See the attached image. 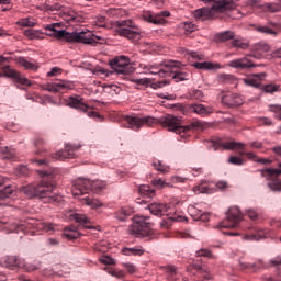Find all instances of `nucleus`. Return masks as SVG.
Instances as JSON below:
<instances>
[{
	"label": "nucleus",
	"instance_id": "f257e3e1",
	"mask_svg": "<svg viewBox=\"0 0 281 281\" xmlns=\"http://www.w3.org/2000/svg\"><path fill=\"white\" fill-rule=\"evenodd\" d=\"M157 124L168 128V131H171L172 133H177V135H180L182 138L188 137V133H190L192 128H201V126H203L201 121H193L189 125L183 126L181 125V120L172 114H167L160 119H155L153 116H123V125L133 131H139V128L144 126H155Z\"/></svg>",
	"mask_w": 281,
	"mask_h": 281
},
{
	"label": "nucleus",
	"instance_id": "f03ea898",
	"mask_svg": "<svg viewBox=\"0 0 281 281\" xmlns=\"http://www.w3.org/2000/svg\"><path fill=\"white\" fill-rule=\"evenodd\" d=\"M32 161L36 164V166L44 168L43 170H37L43 179L37 184L23 187V194L29 199H48V203H54V201H56V195L54 194L56 184L54 180H52L54 179V169L49 167V160L35 158Z\"/></svg>",
	"mask_w": 281,
	"mask_h": 281
},
{
	"label": "nucleus",
	"instance_id": "7ed1b4c3",
	"mask_svg": "<svg viewBox=\"0 0 281 281\" xmlns=\"http://www.w3.org/2000/svg\"><path fill=\"white\" fill-rule=\"evenodd\" d=\"M106 188V182L102 180H89L86 178H79L72 183V195L79 196V201H82L86 205H89L93 210H98V207H102V202L98 199H92L89 195V192H94L95 194Z\"/></svg>",
	"mask_w": 281,
	"mask_h": 281
},
{
	"label": "nucleus",
	"instance_id": "20e7f679",
	"mask_svg": "<svg viewBox=\"0 0 281 281\" xmlns=\"http://www.w3.org/2000/svg\"><path fill=\"white\" fill-rule=\"evenodd\" d=\"M211 8H201L193 11L196 21H207L210 19H225L227 12L236 10L238 0H200Z\"/></svg>",
	"mask_w": 281,
	"mask_h": 281
},
{
	"label": "nucleus",
	"instance_id": "39448f33",
	"mask_svg": "<svg viewBox=\"0 0 281 281\" xmlns=\"http://www.w3.org/2000/svg\"><path fill=\"white\" fill-rule=\"evenodd\" d=\"M56 27H59L58 23L48 24L45 26V30L49 32L48 36H55V38L66 41L67 43H83L85 45H95L98 41H102V37L94 35L91 31L69 33L66 30L58 31Z\"/></svg>",
	"mask_w": 281,
	"mask_h": 281
},
{
	"label": "nucleus",
	"instance_id": "423d86ee",
	"mask_svg": "<svg viewBox=\"0 0 281 281\" xmlns=\"http://www.w3.org/2000/svg\"><path fill=\"white\" fill-rule=\"evenodd\" d=\"M128 233L136 238H147L155 240L157 234L153 229V223L148 222V217L137 216L134 218V224L130 226Z\"/></svg>",
	"mask_w": 281,
	"mask_h": 281
},
{
	"label": "nucleus",
	"instance_id": "0eeeda50",
	"mask_svg": "<svg viewBox=\"0 0 281 281\" xmlns=\"http://www.w3.org/2000/svg\"><path fill=\"white\" fill-rule=\"evenodd\" d=\"M12 58L10 57L0 56V68L2 69L4 76H7V78H12L18 89H23L19 85H22L23 87H32V81H30V79H27L21 72L10 68L9 64Z\"/></svg>",
	"mask_w": 281,
	"mask_h": 281
},
{
	"label": "nucleus",
	"instance_id": "6e6552de",
	"mask_svg": "<svg viewBox=\"0 0 281 281\" xmlns=\"http://www.w3.org/2000/svg\"><path fill=\"white\" fill-rule=\"evenodd\" d=\"M150 214L154 216H167V220L161 222V227L168 229L172 225V221H177V217L170 216V205L164 203H151L148 205Z\"/></svg>",
	"mask_w": 281,
	"mask_h": 281
},
{
	"label": "nucleus",
	"instance_id": "1a4fd4ad",
	"mask_svg": "<svg viewBox=\"0 0 281 281\" xmlns=\"http://www.w3.org/2000/svg\"><path fill=\"white\" fill-rule=\"evenodd\" d=\"M116 34L119 36H124V38H128L130 41H139V38H142L140 31L131 20L122 21L119 24Z\"/></svg>",
	"mask_w": 281,
	"mask_h": 281
},
{
	"label": "nucleus",
	"instance_id": "9d476101",
	"mask_svg": "<svg viewBox=\"0 0 281 281\" xmlns=\"http://www.w3.org/2000/svg\"><path fill=\"white\" fill-rule=\"evenodd\" d=\"M243 221V213L240 209L237 206L231 207L227 212L226 220L222 221L221 224L217 226L218 229H232L234 227H238V223Z\"/></svg>",
	"mask_w": 281,
	"mask_h": 281
},
{
	"label": "nucleus",
	"instance_id": "9b49d317",
	"mask_svg": "<svg viewBox=\"0 0 281 281\" xmlns=\"http://www.w3.org/2000/svg\"><path fill=\"white\" fill-rule=\"evenodd\" d=\"M67 105L70 106V109H77V111H82V113H86L88 117H97V120L102 119V116L98 114V112L93 111V108L87 105L80 97H69V99L67 100Z\"/></svg>",
	"mask_w": 281,
	"mask_h": 281
},
{
	"label": "nucleus",
	"instance_id": "f8f14e48",
	"mask_svg": "<svg viewBox=\"0 0 281 281\" xmlns=\"http://www.w3.org/2000/svg\"><path fill=\"white\" fill-rule=\"evenodd\" d=\"M110 66L116 74H123L124 76L133 72L131 59L126 56H120L110 60Z\"/></svg>",
	"mask_w": 281,
	"mask_h": 281
},
{
	"label": "nucleus",
	"instance_id": "ddd939ff",
	"mask_svg": "<svg viewBox=\"0 0 281 281\" xmlns=\"http://www.w3.org/2000/svg\"><path fill=\"white\" fill-rule=\"evenodd\" d=\"M182 113L184 115H187V113H195L201 117H207V115H212V113H214V109L205 106L201 103H192L182 106Z\"/></svg>",
	"mask_w": 281,
	"mask_h": 281
},
{
	"label": "nucleus",
	"instance_id": "4468645a",
	"mask_svg": "<svg viewBox=\"0 0 281 281\" xmlns=\"http://www.w3.org/2000/svg\"><path fill=\"white\" fill-rule=\"evenodd\" d=\"M82 145H76V144H66V147L64 150H59L56 154H53V159H60L61 161L64 159H74L76 158V153L80 150Z\"/></svg>",
	"mask_w": 281,
	"mask_h": 281
},
{
	"label": "nucleus",
	"instance_id": "2eb2a0df",
	"mask_svg": "<svg viewBox=\"0 0 281 281\" xmlns=\"http://www.w3.org/2000/svg\"><path fill=\"white\" fill-rule=\"evenodd\" d=\"M175 65L171 61H165L162 64H155L147 67V71L154 76H159V78H168V74L171 71V67Z\"/></svg>",
	"mask_w": 281,
	"mask_h": 281
},
{
	"label": "nucleus",
	"instance_id": "dca6fc26",
	"mask_svg": "<svg viewBox=\"0 0 281 281\" xmlns=\"http://www.w3.org/2000/svg\"><path fill=\"white\" fill-rule=\"evenodd\" d=\"M74 83L67 80H56L52 83H47L44 86L45 91H49L50 93H58L63 91H68V89H72Z\"/></svg>",
	"mask_w": 281,
	"mask_h": 281
},
{
	"label": "nucleus",
	"instance_id": "f3484780",
	"mask_svg": "<svg viewBox=\"0 0 281 281\" xmlns=\"http://www.w3.org/2000/svg\"><path fill=\"white\" fill-rule=\"evenodd\" d=\"M173 65L171 66V70H169V74L167 75V78H173L176 82H183V80L189 79V75L186 71L179 70L181 67V63L179 61H169Z\"/></svg>",
	"mask_w": 281,
	"mask_h": 281
},
{
	"label": "nucleus",
	"instance_id": "a211bd4d",
	"mask_svg": "<svg viewBox=\"0 0 281 281\" xmlns=\"http://www.w3.org/2000/svg\"><path fill=\"white\" fill-rule=\"evenodd\" d=\"M170 16L169 11H162L159 13H145L144 19L148 23H154V25H166V19Z\"/></svg>",
	"mask_w": 281,
	"mask_h": 281
},
{
	"label": "nucleus",
	"instance_id": "6ab92c4d",
	"mask_svg": "<svg viewBox=\"0 0 281 281\" xmlns=\"http://www.w3.org/2000/svg\"><path fill=\"white\" fill-rule=\"evenodd\" d=\"M222 103L229 108L240 106V104H243V98L236 93L228 92L222 95Z\"/></svg>",
	"mask_w": 281,
	"mask_h": 281
},
{
	"label": "nucleus",
	"instance_id": "aec40b11",
	"mask_svg": "<svg viewBox=\"0 0 281 281\" xmlns=\"http://www.w3.org/2000/svg\"><path fill=\"white\" fill-rule=\"evenodd\" d=\"M1 265L2 267H7V269H21L25 267V260L16 257H7L2 259Z\"/></svg>",
	"mask_w": 281,
	"mask_h": 281
},
{
	"label": "nucleus",
	"instance_id": "412c9836",
	"mask_svg": "<svg viewBox=\"0 0 281 281\" xmlns=\"http://www.w3.org/2000/svg\"><path fill=\"white\" fill-rule=\"evenodd\" d=\"M266 77L267 75L265 72L254 74L245 78L244 82L245 85H248V87H255L256 89H258L260 88V85Z\"/></svg>",
	"mask_w": 281,
	"mask_h": 281
},
{
	"label": "nucleus",
	"instance_id": "4be33fe9",
	"mask_svg": "<svg viewBox=\"0 0 281 281\" xmlns=\"http://www.w3.org/2000/svg\"><path fill=\"white\" fill-rule=\"evenodd\" d=\"M229 67H234L235 69H250V67H256V64L247 58H239L232 60Z\"/></svg>",
	"mask_w": 281,
	"mask_h": 281
},
{
	"label": "nucleus",
	"instance_id": "5701e85b",
	"mask_svg": "<svg viewBox=\"0 0 281 281\" xmlns=\"http://www.w3.org/2000/svg\"><path fill=\"white\" fill-rule=\"evenodd\" d=\"M271 46H269V44L265 42H259L255 44L254 54H251L250 56H252V58H260L262 54H267V52H269Z\"/></svg>",
	"mask_w": 281,
	"mask_h": 281
},
{
	"label": "nucleus",
	"instance_id": "b1692460",
	"mask_svg": "<svg viewBox=\"0 0 281 281\" xmlns=\"http://www.w3.org/2000/svg\"><path fill=\"white\" fill-rule=\"evenodd\" d=\"M70 218H71V221L79 223V225H83V227H86V229H93V226L89 225V223H91V221L85 214L74 213V214H70Z\"/></svg>",
	"mask_w": 281,
	"mask_h": 281
},
{
	"label": "nucleus",
	"instance_id": "393cba45",
	"mask_svg": "<svg viewBox=\"0 0 281 281\" xmlns=\"http://www.w3.org/2000/svg\"><path fill=\"white\" fill-rule=\"evenodd\" d=\"M168 281H177L181 278V272L177 267L169 265L164 268Z\"/></svg>",
	"mask_w": 281,
	"mask_h": 281
},
{
	"label": "nucleus",
	"instance_id": "a878e982",
	"mask_svg": "<svg viewBox=\"0 0 281 281\" xmlns=\"http://www.w3.org/2000/svg\"><path fill=\"white\" fill-rule=\"evenodd\" d=\"M195 69H202L203 71H212L214 69H221V64H214L212 61L194 63Z\"/></svg>",
	"mask_w": 281,
	"mask_h": 281
},
{
	"label": "nucleus",
	"instance_id": "bb28decb",
	"mask_svg": "<svg viewBox=\"0 0 281 281\" xmlns=\"http://www.w3.org/2000/svg\"><path fill=\"white\" fill-rule=\"evenodd\" d=\"M278 168L279 169L267 168L260 170L261 177H265L266 179H278V177L281 175V162H279Z\"/></svg>",
	"mask_w": 281,
	"mask_h": 281
},
{
	"label": "nucleus",
	"instance_id": "cd10ccee",
	"mask_svg": "<svg viewBox=\"0 0 281 281\" xmlns=\"http://www.w3.org/2000/svg\"><path fill=\"white\" fill-rule=\"evenodd\" d=\"M123 256H144L146 254V250H144V247L136 246V247H125L122 249Z\"/></svg>",
	"mask_w": 281,
	"mask_h": 281
},
{
	"label": "nucleus",
	"instance_id": "c85d7f7f",
	"mask_svg": "<svg viewBox=\"0 0 281 281\" xmlns=\"http://www.w3.org/2000/svg\"><path fill=\"white\" fill-rule=\"evenodd\" d=\"M66 21H69L71 23H82L85 21V18L82 16L81 12L70 10L66 15Z\"/></svg>",
	"mask_w": 281,
	"mask_h": 281
},
{
	"label": "nucleus",
	"instance_id": "c756f323",
	"mask_svg": "<svg viewBox=\"0 0 281 281\" xmlns=\"http://www.w3.org/2000/svg\"><path fill=\"white\" fill-rule=\"evenodd\" d=\"M24 35L30 38L31 41L37 40V41H43L45 38L43 32L34 29H27L24 31Z\"/></svg>",
	"mask_w": 281,
	"mask_h": 281
},
{
	"label": "nucleus",
	"instance_id": "7c9ffc66",
	"mask_svg": "<svg viewBox=\"0 0 281 281\" xmlns=\"http://www.w3.org/2000/svg\"><path fill=\"white\" fill-rule=\"evenodd\" d=\"M240 155H245L248 159H250L251 161H255L256 164H262L263 166H267L269 164H272L271 159H266V158H259L256 156V154L251 153V151H247V153H240Z\"/></svg>",
	"mask_w": 281,
	"mask_h": 281
},
{
	"label": "nucleus",
	"instance_id": "2f4dec72",
	"mask_svg": "<svg viewBox=\"0 0 281 281\" xmlns=\"http://www.w3.org/2000/svg\"><path fill=\"white\" fill-rule=\"evenodd\" d=\"M194 276H202L203 280H211L210 271L203 266L193 265Z\"/></svg>",
	"mask_w": 281,
	"mask_h": 281
},
{
	"label": "nucleus",
	"instance_id": "473e14b6",
	"mask_svg": "<svg viewBox=\"0 0 281 281\" xmlns=\"http://www.w3.org/2000/svg\"><path fill=\"white\" fill-rule=\"evenodd\" d=\"M32 227L30 223L22 222V223H13L11 226V232H14L15 234H19V232H23V234H27V229Z\"/></svg>",
	"mask_w": 281,
	"mask_h": 281
},
{
	"label": "nucleus",
	"instance_id": "72a5a7b5",
	"mask_svg": "<svg viewBox=\"0 0 281 281\" xmlns=\"http://www.w3.org/2000/svg\"><path fill=\"white\" fill-rule=\"evenodd\" d=\"M191 216L193 221H202V223H207L210 221V213H201V211L196 212V209H191Z\"/></svg>",
	"mask_w": 281,
	"mask_h": 281
},
{
	"label": "nucleus",
	"instance_id": "f704fd0d",
	"mask_svg": "<svg viewBox=\"0 0 281 281\" xmlns=\"http://www.w3.org/2000/svg\"><path fill=\"white\" fill-rule=\"evenodd\" d=\"M2 159H16V151L12 147H0Z\"/></svg>",
	"mask_w": 281,
	"mask_h": 281
},
{
	"label": "nucleus",
	"instance_id": "c9c22d12",
	"mask_svg": "<svg viewBox=\"0 0 281 281\" xmlns=\"http://www.w3.org/2000/svg\"><path fill=\"white\" fill-rule=\"evenodd\" d=\"M217 41H220L221 43H227V41H234V38H236V33L232 32V31H225L222 33H218L216 35Z\"/></svg>",
	"mask_w": 281,
	"mask_h": 281
},
{
	"label": "nucleus",
	"instance_id": "e433bc0d",
	"mask_svg": "<svg viewBox=\"0 0 281 281\" xmlns=\"http://www.w3.org/2000/svg\"><path fill=\"white\" fill-rule=\"evenodd\" d=\"M138 192L142 196H146L147 199H153V196H155V189L150 188L148 184H142L138 188Z\"/></svg>",
	"mask_w": 281,
	"mask_h": 281
},
{
	"label": "nucleus",
	"instance_id": "4c0bfd02",
	"mask_svg": "<svg viewBox=\"0 0 281 281\" xmlns=\"http://www.w3.org/2000/svg\"><path fill=\"white\" fill-rule=\"evenodd\" d=\"M15 61L21 67H24V69H31V71H36V69H38L36 64L27 61V59H25L24 57H19Z\"/></svg>",
	"mask_w": 281,
	"mask_h": 281
},
{
	"label": "nucleus",
	"instance_id": "58836bf2",
	"mask_svg": "<svg viewBox=\"0 0 281 281\" xmlns=\"http://www.w3.org/2000/svg\"><path fill=\"white\" fill-rule=\"evenodd\" d=\"M246 240H260V238H269V232L261 229L257 234H248L245 236Z\"/></svg>",
	"mask_w": 281,
	"mask_h": 281
},
{
	"label": "nucleus",
	"instance_id": "ea45409f",
	"mask_svg": "<svg viewBox=\"0 0 281 281\" xmlns=\"http://www.w3.org/2000/svg\"><path fill=\"white\" fill-rule=\"evenodd\" d=\"M231 45L236 49H247V47H249V42L243 38L234 37L233 41H231Z\"/></svg>",
	"mask_w": 281,
	"mask_h": 281
},
{
	"label": "nucleus",
	"instance_id": "a19ab883",
	"mask_svg": "<svg viewBox=\"0 0 281 281\" xmlns=\"http://www.w3.org/2000/svg\"><path fill=\"white\" fill-rule=\"evenodd\" d=\"M178 52L179 54H183L184 56H190V58H193L194 60H203V55L196 52H190L183 47L178 48Z\"/></svg>",
	"mask_w": 281,
	"mask_h": 281
},
{
	"label": "nucleus",
	"instance_id": "79ce46f5",
	"mask_svg": "<svg viewBox=\"0 0 281 281\" xmlns=\"http://www.w3.org/2000/svg\"><path fill=\"white\" fill-rule=\"evenodd\" d=\"M65 238H68V240H76L78 238L79 234L76 231V226L66 227L64 231Z\"/></svg>",
	"mask_w": 281,
	"mask_h": 281
},
{
	"label": "nucleus",
	"instance_id": "37998d69",
	"mask_svg": "<svg viewBox=\"0 0 281 281\" xmlns=\"http://www.w3.org/2000/svg\"><path fill=\"white\" fill-rule=\"evenodd\" d=\"M222 146L225 150H234L236 148H238L239 150H245V144L237 142L224 143Z\"/></svg>",
	"mask_w": 281,
	"mask_h": 281
},
{
	"label": "nucleus",
	"instance_id": "c03bdc74",
	"mask_svg": "<svg viewBox=\"0 0 281 281\" xmlns=\"http://www.w3.org/2000/svg\"><path fill=\"white\" fill-rule=\"evenodd\" d=\"M35 148L37 150L35 151V155H41V157H47L45 154V149H43V146H45V140L43 138H37L34 143Z\"/></svg>",
	"mask_w": 281,
	"mask_h": 281
},
{
	"label": "nucleus",
	"instance_id": "a18cd8bd",
	"mask_svg": "<svg viewBox=\"0 0 281 281\" xmlns=\"http://www.w3.org/2000/svg\"><path fill=\"white\" fill-rule=\"evenodd\" d=\"M236 78L234 76L228 75V74H220L217 76V81L221 82L222 85H232Z\"/></svg>",
	"mask_w": 281,
	"mask_h": 281
},
{
	"label": "nucleus",
	"instance_id": "49530a36",
	"mask_svg": "<svg viewBox=\"0 0 281 281\" xmlns=\"http://www.w3.org/2000/svg\"><path fill=\"white\" fill-rule=\"evenodd\" d=\"M182 29L184 30V34H192V32H196L199 30V26L194 24V22L187 21L182 23Z\"/></svg>",
	"mask_w": 281,
	"mask_h": 281
},
{
	"label": "nucleus",
	"instance_id": "de8ad7c7",
	"mask_svg": "<svg viewBox=\"0 0 281 281\" xmlns=\"http://www.w3.org/2000/svg\"><path fill=\"white\" fill-rule=\"evenodd\" d=\"M131 214H133V211L128 209H121L115 213V218H117V221H126Z\"/></svg>",
	"mask_w": 281,
	"mask_h": 281
},
{
	"label": "nucleus",
	"instance_id": "09e8293b",
	"mask_svg": "<svg viewBox=\"0 0 281 281\" xmlns=\"http://www.w3.org/2000/svg\"><path fill=\"white\" fill-rule=\"evenodd\" d=\"M263 12H280L281 5L278 3H266L261 7Z\"/></svg>",
	"mask_w": 281,
	"mask_h": 281
},
{
	"label": "nucleus",
	"instance_id": "8fccbe9b",
	"mask_svg": "<svg viewBox=\"0 0 281 281\" xmlns=\"http://www.w3.org/2000/svg\"><path fill=\"white\" fill-rule=\"evenodd\" d=\"M16 23L18 25H21V27H34V25H36V21H34L33 18H23Z\"/></svg>",
	"mask_w": 281,
	"mask_h": 281
},
{
	"label": "nucleus",
	"instance_id": "3c124183",
	"mask_svg": "<svg viewBox=\"0 0 281 281\" xmlns=\"http://www.w3.org/2000/svg\"><path fill=\"white\" fill-rule=\"evenodd\" d=\"M104 90L106 91V93H112V95L113 94L119 95V93H121L122 91V88L119 87L117 85L111 83V85H105Z\"/></svg>",
	"mask_w": 281,
	"mask_h": 281
},
{
	"label": "nucleus",
	"instance_id": "603ef678",
	"mask_svg": "<svg viewBox=\"0 0 281 281\" xmlns=\"http://www.w3.org/2000/svg\"><path fill=\"white\" fill-rule=\"evenodd\" d=\"M153 166L155 170H158V172H161L162 175H166L170 170L169 166L164 165L161 161L157 160L153 162Z\"/></svg>",
	"mask_w": 281,
	"mask_h": 281
},
{
	"label": "nucleus",
	"instance_id": "864d4df0",
	"mask_svg": "<svg viewBox=\"0 0 281 281\" xmlns=\"http://www.w3.org/2000/svg\"><path fill=\"white\" fill-rule=\"evenodd\" d=\"M243 269H252V271H256L257 269H262L265 265L262 263V260H259L256 263H240Z\"/></svg>",
	"mask_w": 281,
	"mask_h": 281
},
{
	"label": "nucleus",
	"instance_id": "5fc2aeb1",
	"mask_svg": "<svg viewBox=\"0 0 281 281\" xmlns=\"http://www.w3.org/2000/svg\"><path fill=\"white\" fill-rule=\"evenodd\" d=\"M270 181H272L268 183L270 190L272 192H281V181L276 179H270Z\"/></svg>",
	"mask_w": 281,
	"mask_h": 281
},
{
	"label": "nucleus",
	"instance_id": "6e6d98bb",
	"mask_svg": "<svg viewBox=\"0 0 281 281\" xmlns=\"http://www.w3.org/2000/svg\"><path fill=\"white\" fill-rule=\"evenodd\" d=\"M189 98H190V100H199V101H201L204 98L203 91H201V90H191L189 92Z\"/></svg>",
	"mask_w": 281,
	"mask_h": 281
},
{
	"label": "nucleus",
	"instance_id": "4d7b16f0",
	"mask_svg": "<svg viewBox=\"0 0 281 281\" xmlns=\"http://www.w3.org/2000/svg\"><path fill=\"white\" fill-rule=\"evenodd\" d=\"M2 183L3 182L0 180V199H8V196L12 194V188L10 187L1 188Z\"/></svg>",
	"mask_w": 281,
	"mask_h": 281
},
{
	"label": "nucleus",
	"instance_id": "13d9d810",
	"mask_svg": "<svg viewBox=\"0 0 281 281\" xmlns=\"http://www.w3.org/2000/svg\"><path fill=\"white\" fill-rule=\"evenodd\" d=\"M194 191L200 192L201 194H207V192H210V187L207 186V182L203 181L194 188Z\"/></svg>",
	"mask_w": 281,
	"mask_h": 281
},
{
	"label": "nucleus",
	"instance_id": "bf43d9fd",
	"mask_svg": "<svg viewBox=\"0 0 281 281\" xmlns=\"http://www.w3.org/2000/svg\"><path fill=\"white\" fill-rule=\"evenodd\" d=\"M257 31L260 32L261 34H269L271 36L278 35V32L273 31L269 26H259V27H257Z\"/></svg>",
	"mask_w": 281,
	"mask_h": 281
},
{
	"label": "nucleus",
	"instance_id": "052dcab7",
	"mask_svg": "<svg viewBox=\"0 0 281 281\" xmlns=\"http://www.w3.org/2000/svg\"><path fill=\"white\" fill-rule=\"evenodd\" d=\"M269 111H271V113H274V117L277 120H281V105H269Z\"/></svg>",
	"mask_w": 281,
	"mask_h": 281
},
{
	"label": "nucleus",
	"instance_id": "680f3d73",
	"mask_svg": "<svg viewBox=\"0 0 281 281\" xmlns=\"http://www.w3.org/2000/svg\"><path fill=\"white\" fill-rule=\"evenodd\" d=\"M246 5L248 8H252L254 10H262V5L260 4V0H247Z\"/></svg>",
	"mask_w": 281,
	"mask_h": 281
},
{
	"label": "nucleus",
	"instance_id": "e2e57ef3",
	"mask_svg": "<svg viewBox=\"0 0 281 281\" xmlns=\"http://www.w3.org/2000/svg\"><path fill=\"white\" fill-rule=\"evenodd\" d=\"M261 89L266 93H276V91H278L279 87L277 85L270 83V85L262 86Z\"/></svg>",
	"mask_w": 281,
	"mask_h": 281
},
{
	"label": "nucleus",
	"instance_id": "0e129e2a",
	"mask_svg": "<svg viewBox=\"0 0 281 281\" xmlns=\"http://www.w3.org/2000/svg\"><path fill=\"white\" fill-rule=\"evenodd\" d=\"M228 162L233 164V166H243L245 164V160L240 157L231 156Z\"/></svg>",
	"mask_w": 281,
	"mask_h": 281
},
{
	"label": "nucleus",
	"instance_id": "69168bd1",
	"mask_svg": "<svg viewBox=\"0 0 281 281\" xmlns=\"http://www.w3.org/2000/svg\"><path fill=\"white\" fill-rule=\"evenodd\" d=\"M60 8H63V5H60L58 2L53 4H45V10H47V12H58Z\"/></svg>",
	"mask_w": 281,
	"mask_h": 281
},
{
	"label": "nucleus",
	"instance_id": "338daca9",
	"mask_svg": "<svg viewBox=\"0 0 281 281\" xmlns=\"http://www.w3.org/2000/svg\"><path fill=\"white\" fill-rule=\"evenodd\" d=\"M198 256L204 257V258H213L216 259V256L212 254L209 249H201L198 251Z\"/></svg>",
	"mask_w": 281,
	"mask_h": 281
},
{
	"label": "nucleus",
	"instance_id": "774afa93",
	"mask_svg": "<svg viewBox=\"0 0 281 281\" xmlns=\"http://www.w3.org/2000/svg\"><path fill=\"white\" fill-rule=\"evenodd\" d=\"M153 186H155L156 188H168V184L166 181L161 180V178L158 179H154L151 181Z\"/></svg>",
	"mask_w": 281,
	"mask_h": 281
}]
</instances>
